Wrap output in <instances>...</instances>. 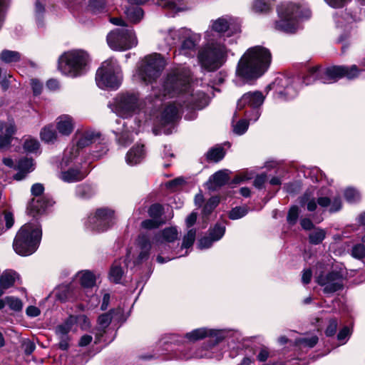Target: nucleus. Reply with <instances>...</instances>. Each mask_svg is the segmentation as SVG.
I'll return each instance as SVG.
<instances>
[{"instance_id": "bb28decb", "label": "nucleus", "mask_w": 365, "mask_h": 365, "mask_svg": "<svg viewBox=\"0 0 365 365\" xmlns=\"http://www.w3.org/2000/svg\"><path fill=\"white\" fill-rule=\"evenodd\" d=\"M56 128L63 135H69L73 130L74 121L71 116L62 115L56 119Z\"/></svg>"}, {"instance_id": "473e14b6", "label": "nucleus", "mask_w": 365, "mask_h": 365, "mask_svg": "<svg viewBox=\"0 0 365 365\" xmlns=\"http://www.w3.org/2000/svg\"><path fill=\"white\" fill-rule=\"evenodd\" d=\"M50 205V202L45 200L44 197L35 200L33 199L29 206L31 214L34 216L36 214H40Z\"/></svg>"}, {"instance_id": "6ab92c4d", "label": "nucleus", "mask_w": 365, "mask_h": 365, "mask_svg": "<svg viewBox=\"0 0 365 365\" xmlns=\"http://www.w3.org/2000/svg\"><path fill=\"white\" fill-rule=\"evenodd\" d=\"M316 282L323 287L324 293L331 294L343 289L344 278L341 272L331 271L317 276Z\"/></svg>"}, {"instance_id": "7c9ffc66", "label": "nucleus", "mask_w": 365, "mask_h": 365, "mask_svg": "<svg viewBox=\"0 0 365 365\" xmlns=\"http://www.w3.org/2000/svg\"><path fill=\"white\" fill-rule=\"evenodd\" d=\"M56 297L61 301L65 302L73 297V290L70 284H61L54 290Z\"/></svg>"}, {"instance_id": "a211bd4d", "label": "nucleus", "mask_w": 365, "mask_h": 365, "mask_svg": "<svg viewBox=\"0 0 365 365\" xmlns=\"http://www.w3.org/2000/svg\"><path fill=\"white\" fill-rule=\"evenodd\" d=\"M114 223V211L108 207L96 210L94 214L88 216L86 225L88 228L98 232H104Z\"/></svg>"}, {"instance_id": "b1692460", "label": "nucleus", "mask_w": 365, "mask_h": 365, "mask_svg": "<svg viewBox=\"0 0 365 365\" xmlns=\"http://www.w3.org/2000/svg\"><path fill=\"white\" fill-rule=\"evenodd\" d=\"M145 150L143 145L132 147L125 155V162L130 166L140 163L145 158Z\"/></svg>"}, {"instance_id": "6e6552de", "label": "nucleus", "mask_w": 365, "mask_h": 365, "mask_svg": "<svg viewBox=\"0 0 365 365\" xmlns=\"http://www.w3.org/2000/svg\"><path fill=\"white\" fill-rule=\"evenodd\" d=\"M42 236L41 227L34 220L23 225L17 232L13 243L14 251L21 256L34 253L40 244Z\"/></svg>"}, {"instance_id": "dca6fc26", "label": "nucleus", "mask_w": 365, "mask_h": 365, "mask_svg": "<svg viewBox=\"0 0 365 365\" xmlns=\"http://www.w3.org/2000/svg\"><path fill=\"white\" fill-rule=\"evenodd\" d=\"M265 96L260 91H252L245 93L237 101V108L241 110L247 107L245 114L248 120L255 122L261 115L260 107L263 104Z\"/></svg>"}, {"instance_id": "ea45409f", "label": "nucleus", "mask_w": 365, "mask_h": 365, "mask_svg": "<svg viewBox=\"0 0 365 365\" xmlns=\"http://www.w3.org/2000/svg\"><path fill=\"white\" fill-rule=\"evenodd\" d=\"M57 134L51 125L44 127L41 132V140L50 143L56 139Z\"/></svg>"}, {"instance_id": "4d7b16f0", "label": "nucleus", "mask_w": 365, "mask_h": 365, "mask_svg": "<svg viewBox=\"0 0 365 365\" xmlns=\"http://www.w3.org/2000/svg\"><path fill=\"white\" fill-rule=\"evenodd\" d=\"M163 214V207L159 204H153L148 209V215L150 217L159 220Z\"/></svg>"}, {"instance_id": "e2e57ef3", "label": "nucleus", "mask_w": 365, "mask_h": 365, "mask_svg": "<svg viewBox=\"0 0 365 365\" xmlns=\"http://www.w3.org/2000/svg\"><path fill=\"white\" fill-rule=\"evenodd\" d=\"M161 221L160 220L156 219H148L145 220H143L141 222V227L144 229L151 230L156 227H158L161 224Z\"/></svg>"}, {"instance_id": "9b49d317", "label": "nucleus", "mask_w": 365, "mask_h": 365, "mask_svg": "<svg viewBox=\"0 0 365 365\" xmlns=\"http://www.w3.org/2000/svg\"><path fill=\"white\" fill-rule=\"evenodd\" d=\"M165 66V61L160 54L148 55L139 63L133 77L136 81L151 83L160 76Z\"/></svg>"}, {"instance_id": "79ce46f5", "label": "nucleus", "mask_w": 365, "mask_h": 365, "mask_svg": "<svg viewBox=\"0 0 365 365\" xmlns=\"http://www.w3.org/2000/svg\"><path fill=\"white\" fill-rule=\"evenodd\" d=\"M271 8L269 1L255 0L252 4V10L256 13H262L268 11Z\"/></svg>"}, {"instance_id": "aec40b11", "label": "nucleus", "mask_w": 365, "mask_h": 365, "mask_svg": "<svg viewBox=\"0 0 365 365\" xmlns=\"http://www.w3.org/2000/svg\"><path fill=\"white\" fill-rule=\"evenodd\" d=\"M76 144L71 147H74L76 154L83 157V149L92 143L100 140L101 133L94 130H86L78 131L76 134Z\"/></svg>"}, {"instance_id": "338daca9", "label": "nucleus", "mask_w": 365, "mask_h": 365, "mask_svg": "<svg viewBox=\"0 0 365 365\" xmlns=\"http://www.w3.org/2000/svg\"><path fill=\"white\" fill-rule=\"evenodd\" d=\"M104 5V0H91L88 6L93 12L97 13L103 9Z\"/></svg>"}, {"instance_id": "c9c22d12", "label": "nucleus", "mask_w": 365, "mask_h": 365, "mask_svg": "<svg viewBox=\"0 0 365 365\" xmlns=\"http://www.w3.org/2000/svg\"><path fill=\"white\" fill-rule=\"evenodd\" d=\"M0 59L6 63H16L21 60V53L16 51L4 49L0 53Z\"/></svg>"}, {"instance_id": "9d476101", "label": "nucleus", "mask_w": 365, "mask_h": 365, "mask_svg": "<svg viewBox=\"0 0 365 365\" xmlns=\"http://www.w3.org/2000/svg\"><path fill=\"white\" fill-rule=\"evenodd\" d=\"M84 162L83 158L76 154L74 147L67 148L60 163L59 178L66 182L83 180L87 175L83 168Z\"/></svg>"}, {"instance_id": "f03ea898", "label": "nucleus", "mask_w": 365, "mask_h": 365, "mask_svg": "<svg viewBox=\"0 0 365 365\" xmlns=\"http://www.w3.org/2000/svg\"><path fill=\"white\" fill-rule=\"evenodd\" d=\"M240 32V24L236 18L223 16L212 20L209 29L205 33V43L198 51L201 66L208 71L221 68L227 61L231 53L230 46L237 43V35Z\"/></svg>"}, {"instance_id": "13d9d810", "label": "nucleus", "mask_w": 365, "mask_h": 365, "mask_svg": "<svg viewBox=\"0 0 365 365\" xmlns=\"http://www.w3.org/2000/svg\"><path fill=\"white\" fill-rule=\"evenodd\" d=\"M351 331L348 327H343L337 334V339L340 345L346 344L351 336Z\"/></svg>"}, {"instance_id": "6e6d98bb", "label": "nucleus", "mask_w": 365, "mask_h": 365, "mask_svg": "<svg viewBox=\"0 0 365 365\" xmlns=\"http://www.w3.org/2000/svg\"><path fill=\"white\" fill-rule=\"evenodd\" d=\"M76 193L80 197L86 198L91 196L92 190L90 186L81 185L77 186Z\"/></svg>"}, {"instance_id": "f704fd0d", "label": "nucleus", "mask_w": 365, "mask_h": 365, "mask_svg": "<svg viewBox=\"0 0 365 365\" xmlns=\"http://www.w3.org/2000/svg\"><path fill=\"white\" fill-rule=\"evenodd\" d=\"M209 329L201 327L193 329L185 334V338L190 341H195L208 337Z\"/></svg>"}, {"instance_id": "20e7f679", "label": "nucleus", "mask_w": 365, "mask_h": 365, "mask_svg": "<svg viewBox=\"0 0 365 365\" xmlns=\"http://www.w3.org/2000/svg\"><path fill=\"white\" fill-rule=\"evenodd\" d=\"M178 232L175 227H167L163 230L157 232L152 243L150 237L146 234H140L134 248H130L127 253L125 262L127 267H135L146 261L150 250L160 252V254L165 253L170 248L168 243L177 240Z\"/></svg>"}, {"instance_id": "69168bd1", "label": "nucleus", "mask_w": 365, "mask_h": 365, "mask_svg": "<svg viewBox=\"0 0 365 365\" xmlns=\"http://www.w3.org/2000/svg\"><path fill=\"white\" fill-rule=\"evenodd\" d=\"M75 324H78L82 329H87L90 327V322L86 315L74 316Z\"/></svg>"}, {"instance_id": "2eb2a0df", "label": "nucleus", "mask_w": 365, "mask_h": 365, "mask_svg": "<svg viewBox=\"0 0 365 365\" xmlns=\"http://www.w3.org/2000/svg\"><path fill=\"white\" fill-rule=\"evenodd\" d=\"M108 46L113 51H123L135 47L138 39L133 29H115L107 35Z\"/></svg>"}, {"instance_id": "4c0bfd02", "label": "nucleus", "mask_w": 365, "mask_h": 365, "mask_svg": "<svg viewBox=\"0 0 365 365\" xmlns=\"http://www.w3.org/2000/svg\"><path fill=\"white\" fill-rule=\"evenodd\" d=\"M318 337L317 336H312L310 337H300L295 340V345L300 349L302 348H312L318 342Z\"/></svg>"}, {"instance_id": "09e8293b", "label": "nucleus", "mask_w": 365, "mask_h": 365, "mask_svg": "<svg viewBox=\"0 0 365 365\" xmlns=\"http://www.w3.org/2000/svg\"><path fill=\"white\" fill-rule=\"evenodd\" d=\"M225 151L222 148H215L210 150L207 154L209 160L218 162L224 158Z\"/></svg>"}, {"instance_id": "a18cd8bd", "label": "nucleus", "mask_w": 365, "mask_h": 365, "mask_svg": "<svg viewBox=\"0 0 365 365\" xmlns=\"http://www.w3.org/2000/svg\"><path fill=\"white\" fill-rule=\"evenodd\" d=\"M351 255L357 259L365 258V245L361 242L354 245L351 250Z\"/></svg>"}, {"instance_id": "cd10ccee", "label": "nucleus", "mask_w": 365, "mask_h": 365, "mask_svg": "<svg viewBox=\"0 0 365 365\" xmlns=\"http://www.w3.org/2000/svg\"><path fill=\"white\" fill-rule=\"evenodd\" d=\"M16 170L19 171L15 175L14 179L21 180L25 176L34 170V163L31 158H24L19 160Z\"/></svg>"}, {"instance_id": "a19ab883", "label": "nucleus", "mask_w": 365, "mask_h": 365, "mask_svg": "<svg viewBox=\"0 0 365 365\" xmlns=\"http://www.w3.org/2000/svg\"><path fill=\"white\" fill-rule=\"evenodd\" d=\"M249 212L247 206H239L232 208L229 212V217L231 220H238L245 216Z\"/></svg>"}, {"instance_id": "c85d7f7f", "label": "nucleus", "mask_w": 365, "mask_h": 365, "mask_svg": "<svg viewBox=\"0 0 365 365\" xmlns=\"http://www.w3.org/2000/svg\"><path fill=\"white\" fill-rule=\"evenodd\" d=\"M18 278L19 275L16 272L12 270L4 271L0 276L1 288L7 289L11 287Z\"/></svg>"}, {"instance_id": "412c9836", "label": "nucleus", "mask_w": 365, "mask_h": 365, "mask_svg": "<svg viewBox=\"0 0 365 365\" xmlns=\"http://www.w3.org/2000/svg\"><path fill=\"white\" fill-rule=\"evenodd\" d=\"M359 21H360V18L356 14H354L352 12L347 11L334 16L336 28L345 32L344 36L341 35L339 37V41H343L345 39L347 34L354 28V24Z\"/></svg>"}, {"instance_id": "58836bf2", "label": "nucleus", "mask_w": 365, "mask_h": 365, "mask_svg": "<svg viewBox=\"0 0 365 365\" xmlns=\"http://www.w3.org/2000/svg\"><path fill=\"white\" fill-rule=\"evenodd\" d=\"M123 274V271L119 262H115L110 268L109 274L110 280L115 283H119L121 280Z\"/></svg>"}, {"instance_id": "774afa93", "label": "nucleus", "mask_w": 365, "mask_h": 365, "mask_svg": "<svg viewBox=\"0 0 365 365\" xmlns=\"http://www.w3.org/2000/svg\"><path fill=\"white\" fill-rule=\"evenodd\" d=\"M269 356V350L265 346H262L259 349V351L257 354V359L259 361L263 362L265 361L268 357Z\"/></svg>"}, {"instance_id": "ddd939ff", "label": "nucleus", "mask_w": 365, "mask_h": 365, "mask_svg": "<svg viewBox=\"0 0 365 365\" xmlns=\"http://www.w3.org/2000/svg\"><path fill=\"white\" fill-rule=\"evenodd\" d=\"M122 79L120 67L117 61L113 58L103 61L96 75V84L101 89H117Z\"/></svg>"}, {"instance_id": "5fc2aeb1", "label": "nucleus", "mask_w": 365, "mask_h": 365, "mask_svg": "<svg viewBox=\"0 0 365 365\" xmlns=\"http://www.w3.org/2000/svg\"><path fill=\"white\" fill-rule=\"evenodd\" d=\"M112 317V312L100 315L98 319V324L100 328L104 329L108 327L111 322Z\"/></svg>"}, {"instance_id": "4468645a", "label": "nucleus", "mask_w": 365, "mask_h": 365, "mask_svg": "<svg viewBox=\"0 0 365 365\" xmlns=\"http://www.w3.org/2000/svg\"><path fill=\"white\" fill-rule=\"evenodd\" d=\"M301 206L307 205L308 211L313 212L317 209V204L322 208H329L331 213L339 211L342 207L341 200L339 196H317V201L314 196V190H307L299 198Z\"/></svg>"}, {"instance_id": "864d4df0", "label": "nucleus", "mask_w": 365, "mask_h": 365, "mask_svg": "<svg viewBox=\"0 0 365 365\" xmlns=\"http://www.w3.org/2000/svg\"><path fill=\"white\" fill-rule=\"evenodd\" d=\"M299 215V207L296 205L291 207V208L289 209V210L288 212L287 217V220L288 223L290 225H295L297 222Z\"/></svg>"}, {"instance_id": "8fccbe9b", "label": "nucleus", "mask_w": 365, "mask_h": 365, "mask_svg": "<svg viewBox=\"0 0 365 365\" xmlns=\"http://www.w3.org/2000/svg\"><path fill=\"white\" fill-rule=\"evenodd\" d=\"M39 143L36 139L28 138L24 143V148L28 153H36L39 149Z\"/></svg>"}, {"instance_id": "bf43d9fd", "label": "nucleus", "mask_w": 365, "mask_h": 365, "mask_svg": "<svg viewBox=\"0 0 365 365\" xmlns=\"http://www.w3.org/2000/svg\"><path fill=\"white\" fill-rule=\"evenodd\" d=\"M182 0H159V4L162 7L178 11V6L180 4Z\"/></svg>"}, {"instance_id": "5701e85b", "label": "nucleus", "mask_w": 365, "mask_h": 365, "mask_svg": "<svg viewBox=\"0 0 365 365\" xmlns=\"http://www.w3.org/2000/svg\"><path fill=\"white\" fill-rule=\"evenodd\" d=\"M242 336L241 333L238 330L232 329H209L208 331V337L214 339V342H212L210 346H215L219 344L224 339L230 337H235L237 339H239Z\"/></svg>"}, {"instance_id": "72a5a7b5", "label": "nucleus", "mask_w": 365, "mask_h": 365, "mask_svg": "<svg viewBox=\"0 0 365 365\" xmlns=\"http://www.w3.org/2000/svg\"><path fill=\"white\" fill-rule=\"evenodd\" d=\"M81 284L84 288H90L95 285L96 277L95 275L88 270H84L77 274Z\"/></svg>"}, {"instance_id": "e433bc0d", "label": "nucleus", "mask_w": 365, "mask_h": 365, "mask_svg": "<svg viewBox=\"0 0 365 365\" xmlns=\"http://www.w3.org/2000/svg\"><path fill=\"white\" fill-rule=\"evenodd\" d=\"M326 231L321 228H314L309 235V241L312 245H319L322 242L326 237Z\"/></svg>"}, {"instance_id": "37998d69", "label": "nucleus", "mask_w": 365, "mask_h": 365, "mask_svg": "<svg viewBox=\"0 0 365 365\" xmlns=\"http://www.w3.org/2000/svg\"><path fill=\"white\" fill-rule=\"evenodd\" d=\"M196 230L190 229L183 237L181 249H188L191 247L195 240Z\"/></svg>"}, {"instance_id": "de8ad7c7", "label": "nucleus", "mask_w": 365, "mask_h": 365, "mask_svg": "<svg viewBox=\"0 0 365 365\" xmlns=\"http://www.w3.org/2000/svg\"><path fill=\"white\" fill-rule=\"evenodd\" d=\"M5 300L6 304L11 310L19 312L22 309L23 303L20 299L11 296L5 297Z\"/></svg>"}, {"instance_id": "423d86ee", "label": "nucleus", "mask_w": 365, "mask_h": 365, "mask_svg": "<svg viewBox=\"0 0 365 365\" xmlns=\"http://www.w3.org/2000/svg\"><path fill=\"white\" fill-rule=\"evenodd\" d=\"M278 19L274 24L275 30L294 34L302 29V24L311 18L309 8L292 2H284L277 8Z\"/></svg>"}, {"instance_id": "f257e3e1", "label": "nucleus", "mask_w": 365, "mask_h": 365, "mask_svg": "<svg viewBox=\"0 0 365 365\" xmlns=\"http://www.w3.org/2000/svg\"><path fill=\"white\" fill-rule=\"evenodd\" d=\"M190 74L185 66L175 68L167 74L159 93L154 91L155 106L165 99H170L160 113L163 125L177 120L184 109L200 110L207 106L209 98L205 93L190 86Z\"/></svg>"}, {"instance_id": "f8f14e48", "label": "nucleus", "mask_w": 365, "mask_h": 365, "mask_svg": "<svg viewBox=\"0 0 365 365\" xmlns=\"http://www.w3.org/2000/svg\"><path fill=\"white\" fill-rule=\"evenodd\" d=\"M200 39V34L185 28L178 30H169L165 37V41L169 46L180 43L179 53L186 56H193L195 55Z\"/></svg>"}, {"instance_id": "1a4fd4ad", "label": "nucleus", "mask_w": 365, "mask_h": 365, "mask_svg": "<svg viewBox=\"0 0 365 365\" xmlns=\"http://www.w3.org/2000/svg\"><path fill=\"white\" fill-rule=\"evenodd\" d=\"M90 57L83 50H71L63 53L58 59L61 73L72 78L84 75L88 70Z\"/></svg>"}, {"instance_id": "4be33fe9", "label": "nucleus", "mask_w": 365, "mask_h": 365, "mask_svg": "<svg viewBox=\"0 0 365 365\" xmlns=\"http://www.w3.org/2000/svg\"><path fill=\"white\" fill-rule=\"evenodd\" d=\"M16 131V125L13 120L0 121V150L10 146Z\"/></svg>"}, {"instance_id": "c03bdc74", "label": "nucleus", "mask_w": 365, "mask_h": 365, "mask_svg": "<svg viewBox=\"0 0 365 365\" xmlns=\"http://www.w3.org/2000/svg\"><path fill=\"white\" fill-rule=\"evenodd\" d=\"M225 227L222 224L217 223L212 228L210 229L209 235L214 240H220L225 235Z\"/></svg>"}, {"instance_id": "2f4dec72", "label": "nucleus", "mask_w": 365, "mask_h": 365, "mask_svg": "<svg viewBox=\"0 0 365 365\" xmlns=\"http://www.w3.org/2000/svg\"><path fill=\"white\" fill-rule=\"evenodd\" d=\"M186 347L179 346L178 348H174L172 343H165L164 350L165 351H172L173 352V355L174 358L181 359H188L192 356V355L185 351Z\"/></svg>"}, {"instance_id": "393cba45", "label": "nucleus", "mask_w": 365, "mask_h": 365, "mask_svg": "<svg viewBox=\"0 0 365 365\" xmlns=\"http://www.w3.org/2000/svg\"><path fill=\"white\" fill-rule=\"evenodd\" d=\"M75 324V319L73 315H71L63 323L56 327V334L61 339L60 346L62 349L67 348L66 339L67 335Z\"/></svg>"}, {"instance_id": "7ed1b4c3", "label": "nucleus", "mask_w": 365, "mask_h": 365, "mask_svg": "<svg viewBox=\"0 0 365 365\" xmlns=\"http://www.w3.org/2000/svg\"><path fill=\"white\" fill-rule=\"evenodd\" d=\"M109 106L118 116L123 118L133 117L135 126L130 125V120L125 121L118 118L115 123L122 125V128H116L113 132L118 138L119 143L126 145L133 141L132 133H138L141 125L145 122L144 110L145 102L139 98L135 93H123L118 94Z\"/></svg>"}, {"instance_id": "603ef678", "label": "nucleus", "mask_w": 365, "mask_h": 365, "mask_svg": "<svg viewBox=\"0 0 365 365\" xmlns=\"http://www.w3.org/2000/svg\"><path fill=\"white\" fill-rule=\"evenodd\" d=\"M220 202L218 197L215 196L210 197L208 201L205 203L203 207V213L207 215L212 212V211L217 206Z\"/></svg>"}, {"instance_id": "a878e982", "label": "nucleus", "mask_w": 365, "mask_h": 365, "mask_svg": "<svg viewBox=\"0 0 365 365\" xmlns=\"http://www.w3.org/2000/svg\"><path fill=\"white\" fill-rule=\"evenodd\" d=\"M229 180L228 171L219 170L214 173L207 182V188L210 190H216L225 185Z\"/></svg>"}, {"instance_id": "0eeeda50", "label": "nucleus", "mask_w": 365, "mask_h": 365, "mask_svg": "<svg viewBox=\"0 0 365 365\" xmlns=\"http://www.w3.org/2000/svg\"><path fill=\"white\" fill-rule=\"evenodd\" d=\"M360 71L357 66L353 65L350 67L344 66H334L323 68L319 66L310 68L307 76L304 79L306 85H309L317 80L323 83H332L339 78L346 77L348 79H354L359 74Z\"/></svg>"}, {"instance_id": "680f3d73", "label": "nucleus", "mask_w": 365, "mask_h": 365, "mask_svg": "<svg viewBox=\"0 0 365 365\" xmlns=\"http://www.w3.org/2000/svg\"><path fill=\"white\" fill-rule=\"evenodd\" d=\"M2 221L5 222V230L10 229L14 223V215L11 212L5 211L3 214V219L0 220V222L2 223Z\"/></svg>"}, {"instance_id": "39448f33", "label": "nucleus", "mask_w": 365, "mask_h": 365, "mask_svg": "<svg viewBox=\"0 0 365 365\" xmlns=\"http://www.w3.org/2000/svg\"><path fill=\"white\" fill-rule=\"evenodd\" d=\"M272 61L270 51L262 46L248 48L237 65L235 82L240 86L261 77L269 68Z\"/></svg>"}, {"instance_id": "3c124183", "label": "nucleus", "mask_w": 365, "mask_h": 365, "mask_svg": "<svg viewBox=\"0 0 365 365\" xmlns=\"http://www.w3.org/2000/svg\"><path fill=\"white\" fill-rule=\"evenodd\" d=\"M344 195L345 199L351 203L357 202L361 197L359 192L353 187L346 188Z\"/></svg>"}, {"instance_id": "49530a36", "label": "nucleus", "mask_w": 365, "mask_h": 365, "mask_svg": "<svg viewBox=\"0 0 365 365\" xmlns=\"http://www.w3.org/2000/svg\"><path fill=\"white\" fill-rule=\"evenodd\" d=\"M249 120L247 119H241L238 120L235 124H233V132L238 135H241L244 134L249 127Z\"/></svg>"}, {"instance_id": "f3484780", "label": "nucleus", "mask_w": 365, "mask_h": 365, "mask_svg": "<svg viewBox=\"0 0 365 365\" xmlns=\"http://www.w3.org/2000/svg\"><path fill=\"white\" fill-rule=\"evenodd\" d=\"M301 83V80L297 77L280 76L275 78L272 88L279 97L288 100L297 95Z\"/></svg>"}, {"instance_id": "c756f323", "label": "nucleus", "mask_w": 365, "mask_h": 365, "mask_svg": "<svg viewBox=\"0 0 365 365\" xmlns=\"http://www.w3.org/2000/svg\"><path fill=\"white\" fill-rule=\"evenodd\" d=\"M125 14L130 23L137 24L143 19L144 12L140 6L133 5L126 9Z\"/></svg>"}, {"instance_id": "0e129e2a", "label": "nucleus", "mask_w": 365, "mask_h": 365, "mask_svg": "<svg viewBox=\"0 0 365 365\" xmlns=\"http://www.w3.org/2000/svg\"><path fill=\"white\" fill-rule=\"evenodd\" d=\"M214 242H216V240H214L209 235V236L203 237L199 240L197 247L200 250L208 249L212 245Z\"/></svg>"}, {"instance_id": "052dcab7", "label": "nucleus", "mask_w": 365, "mask_h": 365, "mask_svg": "<svg viewBox=\"0 0 365 365\" xmlns=\"http://www.w3.org/2000/svg\"><path fill=\"white\" fill-rule=\"evenodd\" d=\"M9 0H0V30L3 27V25L6 19V10L9 6Z\"/></svg>"}]
</instances>
